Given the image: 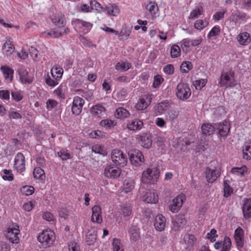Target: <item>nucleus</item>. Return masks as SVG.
I'll use <instances>...</instances> for the list:
<instances>
[{
	"label": "nucleus",
	"instance_id": "obj_1",
	"mask_svg": "<svg viewBox=\"0 0 251 251\" xmlns=\"http://www.w3.org/2000/svg\"><path fill=\"white\" fill-rule=\"evenodd\" d=\"M159 170L156 167L149 168L142 173V181L144 183H154L159 178Z\"/></svg>",
	"mask_w": 251,
	"mask_h": 251
},
{
	"label": "nucleus",
	"instance_id": "obj_2",
	"mask_svg": "<svg viewBox=\"0 0 251 251\" xmlns=\"http://www.w3.org/2000/svg\"><path fill=\"white\" fill-rule=\"evenodd\" d=\"M176 94L178 99L184 101L189 98L191 95V91L188 84L179 83L176 87Z\"/></svg>",
	"mask_w": 251,
	"mask_h": 251
},
{
	"label": "nucleus",
	"instance_id": "obj_3",
	"mask_svg": "<svg viewBox=\"0 0 251 251\" xmlns=\"http://www.w3.org/2000/svg\"><path fill=\"white\" fill-rule=\"evenodd\" d=\"M38 240L45 247H50L54 241V233L50 230L43 231L38 235Z\"/></svg>",
	"mask_w": 251,
	"mask_h": 251
},
{
	"label": "nucleus",
	"instance_id": "obj_4",
	"mask_svg": "<svg viewBox=\"0 0 251 251\" xmlns=\"http://www.w3.org/2000/svg\"><path fill=\"white\" fill-rule=\"evenodd\" d=\"M111 159L114 163L120 167L125 166L127 162L126 155L118 150H114L112 151Z\"/></svg>",
	"mask_w": 251,
	"mask_h": 251
},
{
	"label": "nucleus",
	"instance_id": "obj_5",
	"mask_svg": "<svg viewBox=\"0 0 251 251\" xmlns=\"http://www.w3.org/2000/svg\"><path fill=\"white\" fill-rule=\"evenodd\" d=\"M19 227L17 225H15L11 228H9L7 231L5 236L10 242L13 244H18L19 242L18 235L20 233Z\"/></svg>",
	"mask_w": 251,
	"mask_h": 251
},
{
	"label": "nucleus",
	"instance_id": "obj_6",
	"mask_svg": "<svg viewBox=\"0 0 251 251\" xmlns=\"http://www.w3.org/2000/svg\"><path fill=\"white\" fill-rule=\"evenodd\" d=\"M230 129V125L228 122L225 121L221 123L215 124V129L221 137L226 138L228 134Z\"/></svg>",
	"mask_w": 251,
	"mask_h": 251
},
{
	"label": "nucleus",
	"instance_id": "obj_7",
	"mask_svg": "<svg viewBox=\"0 0 251 251\" xmlns=\"http://www.w3.org/2000/svg\"><path fill=\"white\" fill-rule=\"evenodd\" d=\"M128 155L130 162L135 166L140 165L141 163L144 161V156L139 150H132L128 153Z\"/></svg>",
	"mask_w": 251,
	"mask_h": 251
},
{
	"label": "nucleus",
	"instance_id": "obj_8",
	"mask_svg": "<svg viewBox=\"0 0 251 251\" xmlns=\"http://www.w3.org/2000/svg\"><path fill=\"white\" fill-rule=\"evenodd\" d=\"M14 168L19 173H22L25 170V157L21 152H18L15 156Z\"/></svg>",
	"mask_w": 251,
	"mask_h": 251
},
{
	"label": "nucleus",
	"instance_id": "obj_9",
	"mask_svg": "<svg viewBox=\"0 0 251 251\" xmlns=\"http://www.w3.org/2000/svg\"><path fill=\"white\" fill-rule=\"evenodd\" d=\"M152 95H145L141 97L135 105V108L138 110H143L147 108L152 100Z\"/></svg>",
	"mask_w": 251,
	"mask_h": 251
},
{
	"label": "nucleus",
	"instance_id": "obj_10",
	"mask_svg": "<svg viewBox=\"0 0 251 251\" xmlns=\"http://www.w3.org/2000/svg\"><path fill=\"white\" fill-rule=\"evenodd\" d=\"M185 199V196L183 194L177 196L171 201L170 210L173 213L177 212L181 207Z\"/></svg>",
	"mask_w": 251,
	"mask_h": 251
},
{
	"label": "nucleus",
	"instance_id": "obj_11",
	"mask_svg": "<svg viewBox=\"0 0 251 251\" xmlns=\"http://www.w3.org/2000/svg\"><path fill=\"white\" fill-rule=\"evenodd\" d=\"M84 104V100L78 96L75 97L72 106L73 114L78 115L82 111V107Z\"/></svg>",
	"mask_w": 251,
	"mask_h": 251
},
{
	"label": "nucleus",
	"instance_id": "obj_12",
	"mask_svg": "<svg viewBox=\"0 0 251 251\" xmlns=\"http://www.w3.org/2000/svg\"><path fill=\"white\" fill-rule=\"evenodd\" d=\"M187 221L184 215L179 214L172 221V228L175 231L180 230L186 224Z\"/></svg>",
	"mask_w": 251,
	"mask_h": 251
},
{
	"label": "nucleus",
	"instance_id": "obj_13",
	"mask_svg": "<svg viewBox=\"0 0 251 251\" xmlns=\"http://www.w3.org/2000/svg\"><path fill=\"white\" fill-rule=\"evenodd\" d=\"M121 173V169L110 165L106 166L104 171L105 176L113 179L119 177Z\"/></svg>",
	"mask_w": 251,
	"mask_h": 251
},
{
	"label": "nucleus",
	"instance_id": "obj_14",
	"mask_svg": "<svg viewBox=\"0 0 251 251\" xmlns=\"http://www.w3.org/2000/svg\"><path fill=\"white\" fill-rule=\"evenodd\" d=\"M51 21L55 25L59 28L64 27L66 24L65 15L60 12L53 14L51 17Z\"/></svg>",
	"mask_w": 251,
	"mask_h": 251
},
{
	"label": "nucleus",
	"instance_id": "obj_15",
	"mask_svg": "<svg viewBox=\"0 0 251 251\" xmlns=\"http://www.w3.org/2000/svg\"><path fill=\"white\" fill-rule=\"evenodd\" d=\"M220 175V173L218 170H212L208 167L206 168V178L209 183H213L214 182Z\"/></svg>",
	"mask_w": 251,
	"mask_h": 251
},
{
	"label": "nucleus",
	"instance_id": "obj_16",
	"mask_svg": "<svg viewBox=\"0 0 251 251\" xmlns=\"http://www.w3.org/2000/svg\"><path fill=\"white\" fill-rule=\"evenodd\" d=\"M92 215L91 221L93 222H96L100 224L102 222V219L101 215V209L99 205H95L92 208Z\"/></svg>",
	"mask_w": 251,
	"mask_h": 251
},
{
	"label": "nucleus",
	"instance_id": "obj_17",
	"mask_svg": "<svg viewBox=\"0 0 251 251\" xmlns=\"http://www.w3.org/2000/svg\"><path fill=\"white\" fill-rule=\"evenodd\" d=\"M244 231L240 227H238L234 231V239L238 248H242L244 245Z\"/></svg>",
	"mask_w": 251,
	"mask_h": 251
},
{
	"label": "nucleus",
	"instance_id": "obj_18",
	"mask_svg": "<svg viewBox=\"0 0 251 251\" xmlns=\"http://www.w3.org/2000/svg\"><path fill=\"white\" fill-rule=\"evenodd\" d=\"M244 218L248 220L251 217V199H245L242 206Z\"/></svg>",
	"mask_w": 251,
	"mask_h": 251
},
{
	"label": "nucleus",
	"instance_id": "obj_19",
	"mask_svg": "<svg viewBox=\"0 0 251 251\" xmlns=\"http://www.w3.org/2000/svg\"><path fill=\"white\" fill-rule=\"evenodd\" d=\"M166 218L162 215H158L156 216L154 226L155 228L159 231L163 230L165 227Z\"/></svg>",
	"mask_w": 251,
	"mask_h": 251
},
{
	"label": "nucleus",
	"instance_id": "obj_20",
	"mask_svg": "<svg viewBox=\"0 0 251 251\" xmlns=\"http://www.w3.org/2000/svg\"><path fill=\"white\" fill-rule=\"evenodd\" d=\"M183 241L186 245V249L190 251L196 244L197 239L194 235L186 234L184 236Z\"/></svg>",
	"mask_w": 251,
	"mask_h": 251
},
{
	"label": "nucleus",
	"instance_id": "obj_21",
	"mask_svg": "<svg viewBox=\"0 0 251 251\" xmlns=\"http://www.w3.org/2000/svg\"><path fill=\"white\" fill-rule=\"evenodd\" d=\"M143 125L142 120L136 119L129 121L127 125V127L130 130H139L142 128Z\"/></svg>",
	"mask_w": 251,
	"mask_h": 251
},
{
	"label": "nucleus",
	"instance_id": "obj_22",
	"mask_svg": "<svg viewBox=\"0 0 251 251\" xmlns=\"http://www.w3.org/2000/svg\"><path fill=\"white\" fill-rule=\"evenodd\" d=\"M105 108L100 104H96L93 106L91 108V113L96 118L103 117L105 113Z\"/></svg>",
	"mask_w": 251,
	"mask_h": 251
},
{
	"label": "nucleus",
	"instance_id": "obj_23",
	"mask_svg": "<svg viewBox=\"0 0 251 251\" xmlns=\"http://www.w3.org/2000/svg\"><path fill=\"white\" fill-rule=\"evenodd\" d=\"M158 200L157 195L154 191H151L147 192L142 197V200L148 203H156Z\"/></svg>",
	"mask_w": 251,
	"mask_h": 251
},
{
	"label": "nucleus",
	"instance_id": "obj_24",
	"mask_svg": "<svg viewBox=\"0 0 251 251\" xmlns=\"http://www.w3.org/2000/svg\"><path fill=\"white\" fill-rule=\"evenodd\" d=\"M237 39L240 45L244 46L249 44L251 41L250 34L246 32L240 33L238 35Z\"/></svg>",
	"mask_w": 251,
	"mask_h": 251
},
{
	"label": "nucleus",
	"instance_id": "obj_25",
	"mask_svg": "<svg viewBox=\"0 0 251 251\" xmlns=\"http://www.w3.org/2000/svg\"><path fill=\"white\" fill-rule=\"evenodd\" d=\"M243 156L244 159H251V140L246 142L243 147Z\"/></svg>",
	"mask_w": 251,
	"mask_h": 251
},
{
	"label": "nucleus",
	"instance_id": "obj_26",
	"mask_svg": "<svg viewBox=\"0 0 251 251\" xmlns=\"http://www.w3.org/2000/svg\"><path fill=\"white\" fill-rule=\"evenodd\" d=\"M202 134L205 135H210L214 133L215 130V124L214 126L210 124H203L201 127Z\"/></svg>",
	"mask_w": 251,
	"mask_h": 251
},
{
	"label": "nucleus",
	"instance_id": "obj_27",
	"mask_svg": "<svg viewBox=\"0 0 251 251\" xmlns=\"http://www.w3.org/2000/svg\"><path fill=\"white\" fill-rule=\"evenodd\" d=\"M202 42V39L199 37L197 39H184L183 40V45L184 47L190 48L199 45Z\"/></svg>",
	"mask_w": 251,
	"mask_h": 251
},
{
	"label": "nucleus",
	"instance_id": "obj_28",
	"mask_svg": "<svg viewBox=\"0 0 251 251\" xmlns=\"http://www.w3.org/2000/svg\"><path fill=\"white\" fill-rule=\"evenodd\" d=\"M97 231L92 228L89 230L86 235V241L88 245H92L94 244L97 239Z\"/></svg>",
	"mask_w": 251,
	"mask_h": 251
},
{
	"label": "nucleus",
	"instance_id": "obj_29",
	"mask_svg": "<svg viewBox=\"0 0 251 251\" xmlns=\"http://www.w3.org/2000/svg\"><path fill=\"white\" fill-rule=\"evenodd\" d=\"M169 104L167 101L158 103L154 106V113L156 115L162 114L166 109L168 107Z\"/></svg>",
	"mask_w": 251,
	"mask_h": 251
},
{
	"label": "nucleus",
	"instance_id": "obj_30",
	"mask_svg": "<svg viewBox=\"0 0 251 251\" xmlns=\"http://www.w3.org/2000/svg\"><path fill=\"white\" fill-rule=\"evenodd\" d=\"M106 11L108 15L116 16L120 12L118 7L114 4H109L103 10Z\"/></svg>",
	"mask_w": 251,
	"mask_h": 251
},
{
	"label": "nucleus",
	"instance_id": "obj_31",
	"mask_svg": "<svg viewBox=\"0 0 251 251\" xmlns=\"http://www.w3.org/2000/svg\"><path fill=\"white\" fill-rule=\"evenodd\" d=\"M130 115L129 112L123 107H119L115 113V117L120 119H124L128 118Z\"/></svg>",
	"mask_w": 251,
	"mask_h": 251
},
{
	"label": "nucleus",
	"instance_id": "obj_32",
	"mask_svg": "<svg viewBox=\"0 0 251 251\" xmlns=\"http://www.w3.org/2000/svg\"><path fill=\"white\" fill-rule=\"evenodd\" d=\"M121 213L125 219H129L132 212L131 206L128 204H124L121 206Z\"/></svg>",
	"mask_w": 251,
	"mask_h": 251
},
{
	"label": "nucleus",
	"instance_id": "obj_33",
	"mask_svg": "<svg viewBox=\"0 0 251 251\" xmlns=\"http://www.w3.org/2000/svg\"><path fill=\"white\" fill-rule=\"evenodd\" d=\"M50 73L53 78H61L63 70L59 66H55L51 69Z\"/></svg>",
	"mask_w": 251,
	"mask_h": 251
},
{
	"label": "nucleus",
	"instance_id": "obj_34",
	"mask_svg": "<svg viewBox=\"0 0 251 251\" xmlns=\"http://www.w3.org/2000/svg\"><path fill=\"white\" fill-rule=\"evenodd\" d=\"M33 174L34 178L40 180H44L46 177L45 172L41 167L35 168Z\"/></svg>",
	"mask_w": 251,
	"mask_h": 251
},
{
	"label": "nucleus",
	"instance_id": "obj_35",
	"mask_svg": "<svg viewBox=\"0 0 251 251\" xmlns=\"http://www.w3.org/2000/svg\"><path fill=\"white\" fill-rule=\"evenodd\" d=\"M0 70L5 78H13L14 71L12 69L6 66H2L1 67Z\"/></svg>",
	"mask_w": 251,
	"mask_h": 251
},
{
	"label": "nucleus",
	"instance_id": "obj_36",
	"mask_svg": "<svg viewBox=\"0 0 251 251\" xmlns=\"http://www.w3.org/2000/svg\"><path fill=\"white\" fill-rule=\"evenodd\" d=\"M208 24L209 23L206 19L198 20L194 23V27L197 29L201 30L206 27Z\"/></svg>",
	"mask_w": 251,
	"mask_h": 251
},
{
	"label": "nucleus",
	"instance_id": "obj_37",
	"mask_svg": "<svg viewBox=\"0 0 251 251\" xmlns=\"http://www.w3.org/2000/svg\"><path fill=\"white\" fill-rule=\"evenodd\" d=\"M141 144L145 148H150L152 144V140L151 137L147 135L141 136Z\"/></svg>",
	"mask_w": 251,
	"mask_h": 251
},
{
	"label": "nucleus",
	"instance_id": "obj_38",
	"mask_svg": "<svg viewBox=\"0 0 251 251\" xmlns=\"http://www.w3.org/2000/svg\"><path fill=\"white\" fill-rule=\"evenodd\" d=\"M3 53L6 52V55L8 56L9 54L11 53L14 50V47L12 45L11 41H8L6 42L3 45L2 48Z\"/></svg>",
	"mask_w": 251,
	"mask_h": 251
},
{
	"label": "nucleus",
	"instance_id": "obj_39",
	"mask_svg": "<svg viewBox=\"0 0 251 251\" xmlns=\"http://www.w3.org/2000/svg\"><path fill=\"white\" fill-rule=\"evenodd\" d=\"M135 183L132 180H126L124 182L123 190L126 193L131 191L134 188Z\"/></svg>",
	"mask_w": 251,
	"mask_h": 251
},
{
	"label": "nucleus",
	"instance_id": "obj_40",
	"mask_svg": "<svg viewBox=\"0 0 251 251\" xmlns=\"http://www.w3.org/2000/svg\"><path fill=\"white\" fill-rule=\"evenodd\" d=\"M203 13V9L201 6L197 7L193 9L190 13L189 19H195L199 17Z\"/></svg>",
	"mask_w": 251,
	"mask_h": 251
},
{
	"label": "nucleus",
	"instance_id": "obj_41",
	"mask_svg": "<svg viewBox=\"0 0 251 251\" xmlns=\"http://www.w3.org/2000/svg\"><path fill=\"white\" fill-rule=\"evenodd\" d=\"M131 67V64L128 62H120L116 65V69L120 72H124L128 70Z\"/></svg>",
	"mask_w": 251,
	"mask_h": 251
},
{
	"label": "nucleus",
	"instance_id": "obj_42",
	"mask_svg": "<svg viewBox=\"0 0 251 251\" xmlns=\"http://www.w3.org/2000/svg\"><path fill=\"white\" fill-rule=\"evenodd\" d=\"M235 79H220L219 83L221 86H224L226 87H233L236 84Z\"/></svg>",
	"mask_w": 251,
	"mask_h": 251
},
{
	"label": "nucleus",
	"instance_id": "obj_43",
	"mask_svg": "<svg viewBox=\"0 0 251 251\" xmlns=\"http://www.w3.org/2000/svg\"><path fill=\"white\" fill-rule=\"evenodd\" d=\"M229 181L226 180L224 182V196L225 198H228L233 192V190L228 184Z\"/></svg>",
	"mask_w": 251,
	"mask_h": 251
},
{
	"label": "nucleus",
	"instance_id": "obj_44",
	"mask_svg": "<svg viewBox=\"0 0 251 251\" xmlns=\"http://www.w3.org/2000/svg\"><path fill=\"white\" fill-rule=\"evenodd\" d=\"M193 68L192 64L189 61H185L182 63L180 66V70L182 73H186L188 72Z\"/></svg>",
	"mask_w": 251,
	"mask_h": 251
},
{
	"label": "nucleus",
	"instance_id": "obj_45",
	"mask_svg": "<svg viewBox=\"0 0 251 251\" xmlns=\"http://www.w3.org/2000/svg\"><path fill=\"white\" fill-rule=\"evenodd\" d=\"M130 239L133 241H137L139 238V232L138 229L134 227L133 228H131L129 230Z\"/></svg>",
	"mask_w": 251,
	"mask_h": 251
},
{
	"label": "nucleus",
	"instance_id": "obj_46",
	"mask_svg": "<svg viewBox=\"0 0 251 251\" xmlns=\"http://www.w3.org/2000/svg\"><path fill=\"white\" fill-rule=\"evenodd\" d=\"M171 56L172 58H176L180 55V49L178 46L174 45L171 48Z\"/></svg>",
	"mask_w": 251,
	"mask_h": 251
},
{
	"label": "nucleus",
	"instance_id": "obj_47",
	"mask_svg": "<svg viewBox=\"0 0 251 251\" xmlns=\"http://www.w3.org/2000/svg\"><path fill=\"white\" fill-rule=\"evenodd\" d=\"M207 83V79H196L193 83L197 90H201Z\"/></svg>",
	"mask_w": 251,
	"mask_h": 251
},
{
	"label": "nucleus",
	"instance_id": "obj_48",
	"mask_svg": "<svg viewBox=\"0 0 251 251\" xmlns=\"http://www.w3.org/2000/svg\"><path fill=\"white\" fill-rule=\"evenodd\" d=\"M147 9L149 10V11L151 14H155L156 13V12L158 10V7L154 2H151L147 5Z\"/></svg>",
	"mask_w": 251,
	"mask_h": 251
},
{
	"label": "nucleus",
	"instance_id": "obj_49",
	"mask_svg": "<svg viewBox=\"0 0 251 251\" xmlns=\"http://www.w3.org/2000/svg\"><path fill=\"white\" fill-rule=\"evenodd\" d=\"M231 245V242L230 238L226 237L223 244V247L221 251H229Z\"/></svg>",
	"mask_w": 251,
	"mask_h": 251
},
{
	"label": "nucleus",
	"instance_id": "obj_50",
	"mask_svg": "<svg viewBox=\"0 0 251 251\" xmlns=\"http://www.w3.org/2000/svg\"><path fill=\"white\" fill-rule=\"evenodd\" d=\"M112 246L114 251H118L122 249V244L120 239L114 238L112 242Z\"/></svg>",
	"mask_w": 251,
	"mask_h": 251
},
{
	"label": "nucleus",
	"instance_id": "obj_51",
	"mask_svg": "<svg viewBox=\"0 0 251 251\" xmlns=\"http://www.w3.org/2000/svg\"><path fill=\"white\" fill-rule=\"evenodd\" d=\"M246 168L245 166L241 167H235L232 168L231 172L236 175L243 176L246 171Z\"/></svg>",
	"mask_w": 251,
	"mask_h": 251
},
{
	"label": "nucleus",
	"instance_id": "obj_52",
	"mask_svg": "<svg viewBox=\"0 0 251 251\" xmlns=\"http://www.w3.org/2000/svg\"><path fill=\"white\" fill-rule=\"evenodd\" d=\"M100 125L101 126L105 127V128H110L113 127L115 125V124L113 121L106 119L102 120L100 122Z\"/></svg>",
	"mask_w": 251,
	"mask_h": 251
},
{
	"label": "nucleus",
	"instance_id": "obj_53",
	"mask_svg": "<svg viewBox=\"0 0 251 251\" xmlns=\"http://www.w3.org/2000/svg\"><path fill=\"white\" fill-rule=\"evenodd\" d=\"M235 19L237 20H245L247 17V14L243 12L237 10L234 14H233Z\"/></svg>",
	"mask_w": 251,
	"mask_h": 251
},
{
	"label": "nucleus",
	"instance_id": "obj_54",
	"mask_svg": "<svg viewBox=\"0 0 251 251\" xmlns=\"http://www.w3.org/2000/svg\"><path fill=\"white\" fill-rule=\"evenodd\" d=\"M221 29L219 26L216 25L213 27L208 33L207 37L210 38L211 37L218 35L220 33Z\"/></svg>",
	"mask_w": 251,
	"mask_h": 251
},
{
	"label": "nucleus",
	"instance_id": "obj_55",
	"mask_svg": "<svg viewBox=\"0 0 251 251\" xmlns=\"http://www.w3.org/2000/svg\"><path fill=\"white\" fill-rule=\"evenodd\" d=\"M8 116L10 120H17L22 119V115L17 111L10 110L8 112Z\"/></svg>",
	"mask_w": 251,
	"mask_h": 251
},
{
	"label": "nucleus",
	"instance_id": "obj_56",
	"mask_svg": "<svg viewBox=\"0 0 251 251\" xmlns=\"http://www.w3.org/2000/svg\"><path fill=\"white\" fill-rule=\"evenodd\" d=\"M58 155L63 160H66L71 158V154L68 151L62 150L58 152Z\"/></svg>",
	"mask_w": 251,
	"mask_h": 251
},
{
	"label": "nucleus",
	"instance_id": "obj_57",
	"mask_svg": "<svg viewBox=\"0 0 251 251\" xmlns=\"http://www.w3.org/2000/svg\"><path fill=\"white\" fill-rule=\"evenodd\" d=\"M3 172L4 175L2 176V178L4 180H6L8 181H12L13 180L14 176L10 170L4 169L3 170Z\"/></svg>",
	"mask_w": 251,
	"mask_h": 251
},
{
	"label": "nucleus",
	"instance_id": "obj_58",
	"mask_svg": "<svg viewBox=\"0 0 251 251\" xmlns=\"http://www.w3.org/2000/svg\"><path fill=\"white\" fill-rule=\"evenodd\" d=\"M217 231L214 228H213L211 230L209 233H208L206 234V237L210 239V241L211 242H214L216 241V238L217 237L218 235L216 234Z\"/></svg>",
	"mask_w": 251,
	"mask_h": 251
},
{
	"label": "nucleus",
	"instance_id": "obj_59",
	"mask_svg": "<svg viewBox=\"0 0 251 251\" xmlns=\"http://www.w3.org/2000/svg\"><path fill=\"white\" fill-rule=\"evenodd\" d=\"M34 188L32 186H25L23 187L22 191V192L26 196H29L34 192Z\"/></svg>",
	"mask_w": 251,
	"mask_h": 251
},
{
	"label": "nucleus",
	"instance_id": "obj_60",
	"mask_svg": "<svg viewBox=\"0 0 251 251\" xmlns=\"http://www.w3.org/2000/svg\"><path fill=\"white\" fill-rule=\"evenodd\" d=\"M84 21L76 19L72 22V25L75 28H79V30H82L83 28Z\"/></svg>",
	"mask_w": 251,
	"mask_h": 251
},
{
	"label": "nucleus",
	"instance_id": "obj_61",
	"mask_svg": "<svg viewBox=\"0 0 251 251\" xmlns=\"http://www.w3.org/2000/svg\"><path fill=\"white\" fill-rule=\"evenodd\" d=\"M18 72L20 78H25L28 73L27 70L24 66H20L19 68Z\"/></svg>",
	"mask_w": 251,
	"mask_h": 251
},
{
	"label": "nucleus",
	"instance_id": "obj_62",
	"mask_svg": "<svg viewBox=\"0 0 251 251\" xmlns=\"http://www.w3.org/2000/svg\"><path fill=\"white\" fill-rule=\"evenodd\" d=\"M130 31L126 29H123L120 32H119V35L120 40H126L130 35Z\"/></svg>",
	"mask_w": 251,
	"mask_h": 251
},
{
	"label": "nucleus",
	"instance_id": "obj_63",
	"mask_svg": "<svg viewBox=\"0 0 251 251\" xmlns=\"http://www.w3.org/2000/svg\"><path fill=\"white\" fill-rule=\"evenodd\" d=\"M227 10L224 9L222 11L217 12L213 15V19L216 21H219L222 19L224 17V14L226 13Z\"/></svg>",
	"mask_w": 251,
	"mask_h": 251
},
{
	"label": "nucleus",
	"instance_id": "obj_64",
	"mask_svg": "<svg viewBox=\"0 0 251 251\" xmlns=\"http://www.w3.org/2000/svg\"><path fill=\"white\" fill-rule=\"evenodd\" d=\"M92 151L96 153H99L102 155H104L105 152L102 147L98 145L93 146Z\"/></svg>",
	"mask_w": 251,
	"mask_h": 251
}]
</instances>
